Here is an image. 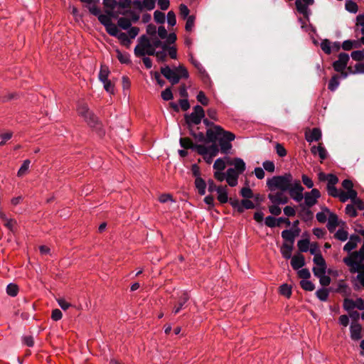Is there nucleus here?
Wrapping results in <instances>:
<instances>
[{"instance_id":"nucleus-1","label":"nucleus","mask_w":364,"mask_h":364,"mask_svg":"<svg viewBox=\"0 0 364 364\" xmlns=\"http://www.w3.org/2000/svg\"><path fill=\"white\" fill-rule=\"evenodd\" d=\"M215 129H207L208 141L215 143L218 141L221 153L226 154L232 149L231 141L235 139V135L225 131L221 127H215Z\"/></svg>"},{"instance_id":"nucleus-2","label":"nucleus","mask_w":364,"mask_h":364,"mask_svg":"<svg viewBox=\"0 0 364 364\" xmlns=\"http://www.w3.org/2000/svg\"><path fill=\"white\" fill-rule=\"evenodd\" d=\"M161 75L171 83V85L178 84L181 79H188L189 73L183 65L171 68L169 65H165L160 68Z\"/></svg>"},{"instance_id":"nucleus-3","label":"nucleus","mask_w":364,"mask_h":364,"mask_svg":"<svg viewBox=\"0 0 364 364\" xmlns=\"http://www.w3.org/2000/svg\"><path fill=\"white\" fill-rule=\"evenodd\" d=\"M78 114L82 117L87 124L100 136L105 134V132L103 128L102 122L98 117L90 110L86 104H82L78 107Z\"/></svg>"},{"instance_id":"nucleus-4","label":"nucleus","mask_w":364,"mask_h":364,"mask_svg":"<svg viewBox=\"0 0 364 364\" xmlns=\"http://www.w3.org/2000/svg\"><path fill=\"white\" fill-rule=\"evenodd\" d=\"M294 182L293 176L290 173H285L281 176H274L267 181V186L271 191L279 190L284 193L287 191Z\"/></svg>"},{"instance_id":"nucleus-5","label":"nucleus","mask_w":364,"mask_h":364,"mask_svg":"<svg viewBox=\"0 0 364 364\" xmlns=\"http://www.w3.org/2000/svg\"><path fill=\"white\" fill-rule=\"evenodd\" d=\"M205 117V111L200 105L193 107V111L190 114H185L184 119L188 129L193 128V125L200 124L202 119Z\"/></svg>"},{"instance_id":"nucleus-6","label":"nucleus","mask_w":364,"mask_h":364,"mask_svg":"<svg viewBox=\"0 0 364 364\" xmlns=\"http://www.w3.org/2000/svg\"><path fill=\"white\" fill-rule=\"evenodd\" d=\"M230 204L238 213H242L245 209H254L256 208L255 203L250 199H242L241 201H239L237 198H230Z\"/></svg>"},{"instance_id":"nucleus-7","label":"nucleus","mask_w":364,"mask_h":364,"mask_svg":"<svg viewBox=\"0 0 364 364\" xmlns=\"http://www.w3.org/2000/svg\"><path fill=\"white\" fill-rule=\"evenodd\" d=\"M304 188L301 186L300 181L296 179L287 191L293 200L299 203L304 199Z\"/></svg>"},{"instance_id":"nucleus-8","label":"nucleus","mask_w":364,"mask_h":364,"mask_svg":"<svg viewBox=\"0 0 364 364\" xmlns=\"http://www.w3.org/2000/svg\"><path fill=\"white\" fill-rule=\"evenodd\" d=\"M358 259H359V258H354L352 253L350 257H345L343 259V262L352 268V272H360L359 274H364V263H361L362 262H357Z\"/></svg>"},{"instance_id":"nucleus-9","label":"nucleus","mask_w":364,"mask_h":364,"mask_svg":"<svg viewBox=\"0 0 364 364\" xmlns=\"http://www.w3.org/2000/svg\"><path fill=\"white\" fill-rule=\"evenodd\" d=\"M321 197L320 191L316 188H313L310 192H306L304 194L305 205L311 208L317 203V200Z\"/></svg>"},{"instance_id":"nucleus-10","label":"nucleus","mask_w":364,"mask_h":364,"mask_svg":"<svg viewBox=\"0 0 364 364\" xmlns=\"http://www.w3.org/2000/svg\"><path fill=\"white\" fill-rule=\"evenodd\" d=\"M338 59L333 63V68L335 71H343L347 68V65L350 60L349 55L346 53H341Z\"/></svg>"},{"instance_id":"nucleus-11","label":"nucleus","mask_w":364,"mask_h":364,"mask_svg":"<svg viewBox=\"0 0 364 364\" xmlns=\"http://www.w3.org/2000/svg\"><path fill=\"white\" fill-rule=\"evenodd\" d=\"M324 210L329 213L327 228L330 232H333L336 227L339 225L338 218L335 213H330L328 208H325Z\"/></svg>"},{"instance_id":"nucleus-12","label":"nucleus","mask_w":364,"mask_h":364,"mask_svg":"<svg viewBox=\"0 0 364 364\" xmlns=\"http://www.w3.org/2000/svg\"><path fill=\"white\" fill-rule=\"evenodd\" d=\"M362 326L358 323H352L350 327V338L353 341H358L362 338Z\"/></svg>"},{"instance_id":"nucleus-13","label":"nucleus","mask_w":364,"mask_h":364,"mask_svg":"<svg viewBox=\"0 0 364 364\" xmlns=\"http://www.w3.org/2000/svg\"><path fill=\"white\" fill-rule=\"evenodd\" d=\"M291 259V266L294 270L299 269L306 264L304 256L300 253L294 255Z\"/></svg>"},{"instance_id":"nucleus-14","label":"nucleus","mask_w":364,"mask_h":364,"mask_svg":"<svg viewBox=\"0 0 364 364\" xmlns=\"http://www.w3.org/2000/svg\"><path fill=\"white\" fill-rule=\"evenodd\" d=\"M239 175L233 168L227 170L226 181L230 186L235 187L237 186Z\"/></svg>"},{"instance_id":"nucleus-15","label":"nucleus","mask_w":364,"mask_h":364,"mask_svg":"<svg viewBox=\"0 0 364 364\" xmlns=\"http://www.w3.org/2000/svg\"><path fill=\"white\" fill-rule=\"evenodd\" d=\"M321 131L318 128H313L309 132H306L305 138L308 142L318 141L321 139Z\"/></svg>"},{"instance_id":"nucleus-16","label":"nucleus","mask_w":364,"mask_h":364,"mask_svg":"<svg viewBox=\"0 0 364 364\" xmlns=\"http://www.w3.org/2000/svg\"><path fill=\"white\" fill-rule=\"evenodd\" d=\"M156 54V50L151 44L150 47H146V49H143V48L141 49L139 47L134 48V55L136 57H145L146 55L155 56Z\"/></svg>"},{"instance_id":"nucleus-17","label":"nucleus","mask_w":364,"mask_h":364,"mask_svg":"<svg viewBox=\"0 0 364 364\" xmlns=\"http://www.w3.org/2000/svg\"><path fill=\"white\" fill-rule=\"evenodd\" d=\"M217 193H218L217 199L221 204H224L228 202L230 203V198H228V188H227L226 186H219L218 191H217Z\"/></svg>"},{"instance_id":"nucleus-18","label":"nucleus","mask_w":364,"mask_h":364,"mask_svg":"<svg viewBox=\"0 0 364 364\" xmlns=\"http://www.w3.org/2000/svg\"><path fill=\"white\" fill-rule=\"evenodd\" d=\"M295 5L299 13L303 14L306 21H309L310 10L308 5L304 4L301 0H296Z\"/></svg>"},{"instance_id":"nucleus-19","label":"nucleus","mask_w":364,"mask_h":364,"mask_svg":"<svg viewBox=\"0 0 364 364\" xmlns=\"http://www.w3.org/2000/svg\"><path fill=\"white\" fill-rule=\"evenodd\" d=\"M230 165H234L236 173L242 174L246 168L245 161L240 158H235L232 161L228 163Z\"/></svg>"},{"instance_id":"nucleus-20","label":"nucleus","mask_w":364,"mask_h":364,"mask_svg":"<svg viewBox=\"0 0 364 364\" xmlns=\"http://www.w3.org/2000/svg\"><path fill=\"white\" fill-rule=\"evenodd\" d=\"M188 131H189L190 135H191L197 142H201V143H203V142L210 143V141H208V134L207 133H206V136H205L204 134L201 132L196 133L193 130V128H190V129H188Z\"/></svg>"},{"instance_id":"nucleus-21","label":"nucleus","mask_w":364,"mask_h":364,"mask_svg":"<svg viewBox=\"0 0 364 364\" xmlns=\"http://www.w3.org/2000/svg\"><path fill=\"white\" fill-rule=\"evenodd\" d=\"M189 298V295L187 292H183L181 294L178 299L177 306L173 310V313L175 314H177L180 311V310L183 307L186 303L188 301Z\"/></svg>"},{"instance_id":"nucleus-22","label":"nucleus","mask_w":364,"mask_h":364,"mask_svg":"<svg viewBox=\"0 0 364 364\" xmlns=\"http://www.w3.org/2000/svg\"><path fill=\"white\" fill-rule=\"evenodd\" d=\"M195 186L197 188L199 195L204 196L205 194L207 183L201 177L196 178Z\"/></svg>"},{"instance_id":"nucleus-23","label":"nucleus","mask_w":364,"mask_h":364,"mask_svg":"<svg viewBox=\"0 0 364 364\" xmlns=\"http://www.w3.org/2000/svg\"><path fill=\"white\" fill-rule=\"evenodd\" d=\"M293 250V245H289L287 242H284L281 248V253L286 259H291L292 257L291 256V252Z\"/></svg>"},{"instance_id":"nucleus-24","label":"nucleus","mask_w":364,"mask_h":364,"mask_svg":"<svg viewBox=\"0 0 364 364\" xmlns=\"http://www.w3.org/2000/svg\"><path fill=\"white\" fill-rule=\"evenodd\" d=\"M300 207L301 208V211L300 213V215L302 218V219L304 220V221H309V220H311L313 219V213L311 210H310L308 208H306L304 204H300L299 205Z\"/></svg>"},{"instance_id":"nucleus-25","label":"nucleus","mask_w":364,"mask_h":364,"mask_svg":"<svg viewBox=\"0 0 364 364\" xmlns=\"http://www.w3.org/2000/svg\"><path fill=\"white\" fill-rule=\"evenodd\" d=\"M341 46L344 50H350L353 48H359L360 43L356 41L346 40L343 42Z\"/></svg>"},{"instance_id":"nucleus-26","label":"nucleus","mask_w":364,"mask_h":364,"mask_svg":"<svg viewBox=\"0 0 364 364\" xmlns=\"http://www.w3.org/2000/svg\"><path fill=\"white\" fill-rule=\"evenodd\" d=\"M179 143L181 146L185 149H193L196 144L188 137H181Z\"/></svg>"},{"instance_id":"nucleus-27","label":"nucleus","mask_w":364,"mask_h":364,"mask_svg":"<svg viewBox=\"0 0 364 364\" xmlns=\"http://www.w3.org/2000/svg\"><path fill=\"white\" fill-rule=\"evenodd\" d=\"M282 237L286 241L289 242V245H294L295 238L293 235L292 230H284L282 232Z\"/></svg>"},{"instance_id":"nucleus-28","label":"nucleus","mask_w":364,"mask_h":364,"mask_svg":"<svg viewBox=\"0 0 364 364\" xmlns=\"http://www.w3.org/2000/svg\"><path fill=\"white\" fill-rule=\"evenodd\" d=\"M138 41L139 43L136 46V47H139L141 49V48H143V49H146V47H150L151 44L150 39L146 35H142L140 36L138 38Z\"/></svg>"},{"instance_id":"nucleus-29","label":"nucleus","mask_w":364,"mask_h":364,"mask_svg":"<svg viewBox=\"0 0 364 364\" xmlns=\"http://www.w3.org/2000/svg\"><path fill=\"white\" fill-rule=\"evenodd\" d=\"M310 241L309 239L300 240L297 242L299 252H306L309 249Z\"/></svg>"},{"instance_id":"nucleus-30","label":"nucleus","mask_w":364,"mask_h":364,"mask_svg":"<svg viewBox=\"0 0 364 364\" xmlns=\"http://www.w3.org/2000/svg\"><path fill=\"white\" fill-rule=\"evenodd\" d=\"M316 296L322 301H326L329 295V290L326 288H321L316 291Z\"/></svg>"},{"instance_id":"nucleus-31","label":"nucleus","mask_w":364,"mask_h":364,"mask_svg":"<svg viewBox=\"0 0 364 364\" xmlns=\"http://www.w3.org/2000/svg\"><path fill=\"white\" fill-rule=\"evenodd\" d=\"M338 78H339V77L338 75H334L331 77V79L329 80V82L328 85V90L333 92L338 88V87L340 84Z\"/></svg>"},{"instance_id":"nucleus-32","label":"nucleus","mask_w":364,"mask_h":364,"mask_svg":"<svg viewBox=\"0 0 364 364\" xmlns=\"http://www.w3.org/2000/svg\"><path fill=\"white\" fill-rule=\"evenodd\" d=\"M117 58L121 63L129 64L131 63L129 55L127 53H122L119 50H117Z\"/></svg>"},{"instance_id":"nucleus-33","label":"nucleus","mask_w":364,"mask_h":364,"mask_svg":"<svg viewBox=\"0 0 364 364\" xmlns=\"http://www.w3.org/2000/svg\"><path fill=\"white\" fill-rule=\"evenodd\" d=\"M212 144L208 147V153L210 155V159H213V157L216 156L220 150L218 145L215 142H211Z\"/></svg>"},{"instance_id":"nucleus-34","label":"nucleus","mask_w":364,"mask_h":364,"mask_svg":"<svg viewBox=\"0 0 364 364\" xmlns=\"http://www.w3.org/2000/svg\"><path fill=\"white\" fill-rule=\"evenodd\" d=\"M118 13L122 16H127L129 15L132 18V21L133 22H136L139 19V15L136 14L134 11H132L131 9H127L124 11H118Z\"/></svg>"},{"instance_id":"nucleus-35","label":"nucleus","mask_w":364,"mask_h":364,"mask_svg":"<svg viewBox=\"0 0 364 364\" xmlns=\"http://www.w3.org/2000/svg\"><path fill=\"white\" fill-rule=\"evenodd\" d=\"M6 293L11 296H16L18 293V287L17 284L11 283L6 287Z\"/></svg>"},{"instance_id":"nucleus-36","label":"nucleus","mask_w":364,"mask_h":364,"mask_svg":"<svg viewBox=\"0 0 364 364\" xmlns=\"http://www.w3.org/2000/svg\"><path fill=\"white\" fill-rule=\"evenodd\" d=\"M193 150H196L198 154L203 156L204 159H206V156L208 153V147L203 144H195L194 149Z\"/></svg>"},{"instance_id":"nucleus-37","label":"nucleus","mask_w":364,"mask_h":364,"mask_svg":"<svg viewBox=\"0 0 364 364\" xmlns=\"http://www.w3.org/2000/svg\"><path fill=\"white\" fill-rule=\"evenodd\" d=\"M279 292L282 295L290 298L291 296V287L287 284H283L279 287Z\"/></svg>"},{"instance_id":"nucleus-38","label":"nucleus","mask_w":364,"mask_h":364,"mask_svg":"<svg viewBox=\"0 0 364 364\" xmlns=\"http://www.w3.org/2000/svg\"><path fill=\"white\" fill-rule=\"evenodd\" d=\"M118 11H124L130 9L132 7V0H119L117 1Z\"/></svg>"},{"instance_id":"nucleus-39","label":"nucleus","mask_w":364,"mask_h":364,"mask_svg":"<svg viewBox=\"0 0 364 364\" xmlns=\"http://www.w3.org/2000/svg\"><path fill=\"white\" fill-rule=\"evenodd\" d=\"M346 9L353 14L357 13L358 10V6L355 2L352 0H348L346 2L345 5Z\"/></svg>"},{"instance_id":"nucleus-40","label":"nucleus","mask_w":364,"mask_h":364,"mask_svg":"<svg viewBox=\"0 0 364 364\" xmlns=\"http://www.w3.org/2000/svg\"><path fill=\"white\" fill-rule=\"evenodd\" d=\"M106 31L107 33H109L110 36L114 37H117L119 34L120 33L119 29L116 26L115 24H114L112 22L110 23V25L107 26V27H105Z\"/></svg>"},{"instance_id":"nucleus-41","label":"nucleus","mask_w":364,"mask_h":364,"mask_svg":"<svg viewBox=\"0 0 364 364\" xmlns=\"http://www.w3.org/2000/svg\"><path fill=\"white\" fill-rule=\"evenodd\" d=\"M343 309L348 313L352 311L355 308L354 301L351 299L346 298L343 300Z\"/></svg>"},{"instance_id":"nucleus-42","label":"nucleus","mask_w":364,"mask_h":364,"mask_svg":"<svg viewBox=\"0 0 364 364\" xmlns=\"http://www.w3.org/2000/svg\"><path fill=\"white\" fill-rule=\"evenodd\" d=\"M117 24L120 28L124 30L129 29L132 26L131 21L124 17L119 18Z\"/></svg>"},{"instance_id":"nucleus-43","label":"nucleus","mask_w":364,"mask_h":364,"mask_svg":"<svg viewBox=\"0 0 364 364\" xmlns=\"http://www.w3.org/2000/svg\"><path fill=\"white\" fill-rule=\"evenodd\" d=\"M109 73V70L107 67L102 65L100 71L99 73V80L101 82H104L108 80V75Z\"/></svg>"},{"instance_id":"nucleus-44","label":"nucleus","mask_w":364,"mask_h":364,"mask_svg":"<svg viewBox=\"0 0 364 364\" xmlns=\"http://www.w3.org/2000/svg\"><path fill=\"white\" fill-rule=\"evenodd\" d=\"M321 48L327 55L331 53V41L328 39H324L321 43Z\"/></svg>"},{"instance_id":"nucleus-45","label":"nucleus","mask_w":364,"mask_h":364,"mask_svg":"<svg viewBox=\"0 0 364 364\" xmlns=\"http://www.w3.org/2000/svg\"><path fill=\"white\" fill-rule=\"evenodd\" d=\"M240 195L244 199H250L254 198V194L252 189L249 187H244L240 191Z\"/></svg>"},{"instance_id":"nucleus-46","label":"nucleus","mask_w":364,"mask_h":364,"mask_svg":"<svg viewBox=\"0 0 364 364\" xmlns=\"http://www.w3.org/2000/svg\"><path fill=\"white\" fill-rule=\"evenodd\" d=\"M122 43V44L126 47H129L131 44V40L127 35V33L120 32L119 36L117 37Z\"/></svg>"},{"instance_id":"nucleus-47","label":"nucleus","mask_w":364,"mask_h":364,"mask_svg":"<svg viewBox=\"0 0 364 364\" xmlns=\"http://www.w3.org/2000/svg\"><path fill=\"white\" fill-rule=\"evenodd\" d=\"M301 287L306 291H311L315 289V285L309 280H301L300 282Z\"/></svg>"},{"instance_id":"nucleus-48","label":"nucleus","mask_w":364,"mask_h":364,"mask_svg":"<svg viewBox=\"0 0 364 364\" xmlns=\"http://www.w3.org/2000/svg\"><path fill=\"white\" fill-rule=\"evenodd\" d=\"M314 263L318 267H327L325 259L321 253L314 255L313 259Z\"/></svg>"},{"instance_id":"nucleus-49","label":"nucleus","mask_w":364,"mask_h":364,"mask_svg":"<svg viewBox=\"0 0 364 364\" xmlns=\"http://www.w3.org/2000/svg\"><path fill=\"white\" fill-rule=\"evenodd\" d=\"M281 195H282V192L281 191L277 192L275 194L269 193L268 195V198L273 205H280Z\"/></svg>"},{"instance_id":"nucleus-50","label":"nucleus","mask_w":364,"mask_h":364,"mask_svg":"<svg viewBox=\"0 0 364 364\" xmlns=\"http://www.w3.org/2000/svg\"><path fill=\"white\" fill-rule=\"evenodd\" d=\"M186 19L185 29L186 31L191 32L194 26L196 17L193 15H191Z\"/></svg>"},{"instance_id":"nucleus-51","label":"nucleus","mask_w":364,"mask_h":364,"mask_svg":"<svg viewBox=\"0 0 364 364\" xmlns=\"http://www.w3.org/2000/svg\"><path fill=\"white\" fill-rule=\"evenodd\" d=\"M327 267H314L312 269L313 273L315 277L321 278L325 275Z\"/></svg>"},{"instance_id":"nucleus-52","label":"nucleus","mask_w":364,"mask_h":364,"mask_svg":"<svg viewBox=\"0 0 364 364\" xmlns=\"http://www.w3.org/2000/svg\"><path fill=\"white\" fill-rule=\"evenodd\" d=\"M161 96L165 101H169L173 98V95L170 87L166 88L161 92Z\"/></svg>"},{"instance_id":"nucleus-53","label":"nucleus","mask_w":364,"mask_h":364,"mask_svg":"<svg viewBox=\"0 0 364 364\" xmlns=\"http://www.w3.org/2000/svg\"><path fill=\"white\" fill-rule=\"evenodd\" d=\"M334 237L341 241H346L348 239V233L343 229H339L334 235Z\"/></svg>"},{"instance_id":"nucleus-54","label":"nucleus","mask_w":364,"mask_h":364,"mask_svg":"<svg viewBox=\"0 0 364 364\" xmlns=\"http://www.w3.org/2000/svg\"><path fill=\"white\" fill-rule=\"evenodd\" d=\"M350 56L355 61H362L364 60V50L353 51Z\"/></svg>"},{"instance_id":"nucleus-55","label":"nucleus","mask_w":364,"mask_h":364,"mask_svg":"<svg viewBox=\"0 0 364 364\" xmlns=\"http://www.w3.org/2000/svg\"><path fill=\"white\" fill-rule=\"evenodd\" d=\"M97 18L99 21L105 26L107 27V26L110 25L112 23V20L110 19L109 16H106L105 14H100Z\"/></svg>"},{"instance_id":"nucleus-56","label":"nucleus","mask_w":364,"mask_h":364,"mask_svg":"<svg viewBox=\"0 0 364 364\" xmlns=\"http://www.w3.org/2000/svg\"><path fill=\"white\" fill-rule=\"evenodd\" d=\"M154 21L157 23H164L165 22V14L159 11H155L154 13Z\"/></svg>"},{"instance_id":"nucleus-57","label":"nucleus","mask_w":364,"mask_h":364,"mask_svg":"<svg viewBox=\"0 0 364 364\" xmlns=\"http://www.w3.org/2000/svg\"><path fill=\"white\" fill-rule=\"evenodd\" d=\"M346 213L352 218L357 216L358 213L353 203L348 204L346 207Z\"/></svg>"},{"instance_id":"nucleus-58","label":"nucleus","mask_w":364,"mask_h":364,"mask_svg":"<svg viewBox=\"0 0 364 364\" xmlns=\"http://www.w3.org/2000/svg\"><path fill=\"white\" fill-rule=\"evenodd\" d=\"M277 218H276L273 216L266 217L265 221H264L265 225L267 227L271 228H275L276 226H277Z\"/></svg>"},{"instance_id":"nucleus-59","label":"nucleus","mask_w":364,"mask_h":364,"mask_svg":"<svg viewBox=\"0 0 364 364\" xmlns=\"http://www.w3.org/2000/svg\"><path fill=\"white\" fill-rule=\"evenodd\" d=\"M179 11H180L181 16L183 19H186V18H188L189 16L190 10L188 9V6H186L185 4H181L179 6Z\"/></svg>"},{"instance_id":"nucleus-60","label":"nucleus","mask_w":364,"mask_h":364,"mask_svg":"<svg viewBox=\"0 0 364 364\" xmlns=\"http://www.w3.org/2000/svg\"><path fill=\"white\" fill-rule=\"evenodd\" d=\"M263 168L268 172L273 173L275 170L274 163L272 161H265L262 164Z\"/></svg>"},{"instance_id":"nucleus-61","label":"nucleus","mask_w":364,"mask_h":364,"mask_svg":"<svg viewBox=\"0 0 364 364\" xmlns=\"http://www.w3.org/2000/svg\"><path fill=\"white\" fill-rule=\"evenodd\" d=\"M275 149L279 156L284 157L287 155V150L282 144L277 143L275 145Z\"/></svg>"},{"instance_id":"nucleus-62","label":"nucleus","mask_w":364,"mask_h":364,"mask_svg":"<svg viewBox=\"0 0 364 364\" xmlns=\"http://www.w3.org/2000/svg\"><path fill=\"white\" fill-rule=\"evenodd\" d=\"M213 168L218 171H223L225 168V164L223 159L221 158L216 159L213 164Z\"/></svg>"},{"instance_id":"nucleus-63","label":"nucleus","mask_w":364,"mask_h":364,"mask_svg":"<svg viewBox=\"0 0 364 364\" xmlns=\"http://www.w3.org/2000/svg\"><path fill=\"white\" fill-rule=\"evenodd\" d=\"M30 163H31V161L28 159H26L23 161V164L21 165V166L20 167V168L18 171V176H23L26 172V171L29 168Z\"/></svg>"},{"instance_id":"nucleus-64","label":"nucleus","mask_w":364,"mask_h":364,"mask_svg":"<svg viewBox=\"0 0 364 364\" xmlns=\"http://www.w3.org/2000/svg\"><path fill=\"white\" fill-rule=\"evenodd\" d=\"M197 100L201 103V105L206 106L208 104V99L205 96L204 92L200 91L197 95Z\"/></svg>"}]
</instances>
